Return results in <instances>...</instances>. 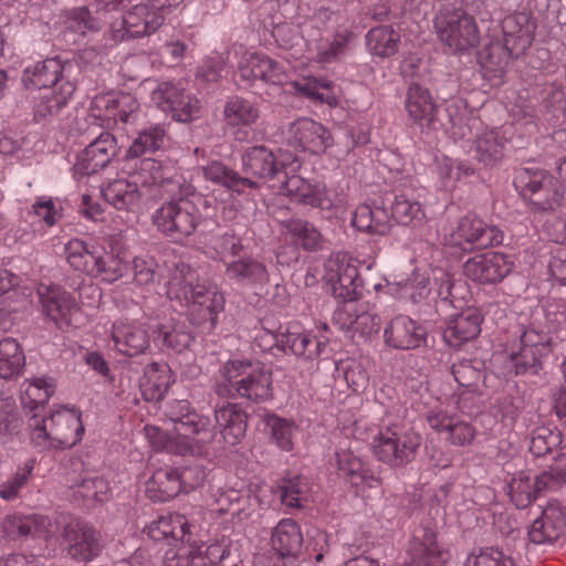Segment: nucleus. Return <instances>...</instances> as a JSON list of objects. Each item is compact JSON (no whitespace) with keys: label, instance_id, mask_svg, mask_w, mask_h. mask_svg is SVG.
I'll list each match as a JSON object with an SVG mask.
<instances>
[{"label":"nucleus","instance_id":"obj_8","mask_svg":"<svg viewBox=\"0 0 566 566\" xmlns=\"http://www.w3.org/2000/svg\"><path fill=\"white\" fill-rule=\"evenodd\" d=\"M103 534L90 522L80 517L70 518L60 528V546L71 559L90 563L105 548Z\"/></svg>","mask_w":566,"mask_h":566},{"label":"nucleus","instance_id":"obj_18","mask_svg":"<svg viewBox=\"0 0 566 566\" xmlns=\"http://www.w3.org/2000/svg\"><path fill=\"white\" fill-rule=\"evenodd\" d=\"M104 200L117 210L135 211L142 200L149 195V180L143 172L132 176V180L117 179L102 188Z\"/></svg>","mask_w":566,"mask_h":566},{"label":"nucleus","instance_id":"obj_7","mask_svg":"<svg viewBox=\"0 0 566 566\" xmlns=\"http://www.w3.org/2000/svg\"><path fill=\"white\" fill-rule=\"evenodd\" d=\"M421 444L422 437L413 428L394 424L375 437L373 450L381 462L401 468L416 460Z\"/></svg>","mask_w":566,"mask_h":566},{"label":"nucleus","instance_id":"obj_42","mask_svg":"<svg viewBox=\"0 0 566 566\" xmlns=\"http://www.w3.org/2000/svg\"><path fill=\"white\" fill-rule=\"evenodd\" d=\"M406 108L415 120L432 122L437 104L427 88L418 83H412L407 93Z\"/></svg>","mask_w":566,"mask_h":566},{"label":"nucleus","instance_id":"obj_9","mask_svg":"<svg viewBox=\"0 0 566 566\" xmlns=\"http://www.w3.org/2000/svg\"><path fill=\"white\" fill-rule=\"evenodd\" d=\"M553 352V338L534 326H522L518 348L510 355L515 376H538L544 369V358Z\"/></svg>","mask_w":566,"mask_h":566},{"label":"nucleus","instance_id":"obj_22","mask_svg":"<svg viewBox=\"0 0 566 566\" xmlns=\"http://www.w3.org/2000/svg\"><path fill=\"white\" fill-rule=\"evenodd\" d=\"M224 120L228 128L224 132L227 138L234 142H251L255 139L250 124L258 117V111L243 98L233 97L224 106Z\"/></svg>","mask_w":566,"mask_h":566},{"label":"nucleus","instance_id":"obj_34","mask_svg":"<svg viewBox=\"0 0 566 566\" xmlns=\"http://www.w3.org/2000/svg\"><path fill=\"white\" fill-rule=\"evenodd\" d=\"M285 233L291 237L292 243L306 252H317L325 245V239L321 231L310 221L291 217L280 220Z\"/></svg>","mask_w":566,"mask_h":566},{"label":"nucleus","instance_id":"obj_50","mask_svg":"<svg viewBox=\"0 0 566 566\" xmlns=\"http://www.w3.org/2000/svg\"><path fill=\"white\" fill-rule=\"evenodd\" d=\"M264 430L271 439L284 451L293 449L292 436L295 430L293 421L281 418L275 413H265L263 416Z\"/></svg>","mask_w":566,"mask_h":566},{"label":"nucleus","instance_id":"obj_15","mask_svg":"<svg viewBox=\"0 0 566 566\" xmlns=\"http://www.w3.org/2000/svg\"><path fill=\"white\" fill-rule=\"evenodd\" d=\"M142 171L149 172V195L155 187L164 202H180L190 200L195 195L196 188L181 174L166 176L159 161L150 158L142 160Z\"/></svg>","mask_w":566,"mask_h":566},{"label":"nucleus","instance_id":"obj_10","mask_svg":"<svg viewBox=\"0 0 566 566\" xmlns=\"http://www.w3.org/2000/svg\"><path fill=\"white\" fill-rule=\"evenodd\" d=\"M439 40L454 52L475 48L480 32L475 19L463 9H441L433 21Z\"/></svg>","mask_w":566,"mask_h":566},{"label":"nucleus","instance_id":"obj_44","mask_svg":"<svg viewBox=\"0 0 566 566\" xmlns=\"http://www.w3.org/2000/svg\"><path fill=\"white\" fill-rule=\"evenodd\" d=\"M106 21L87 7L70 10L65 15V31L84 38L90 32H98Z\"/></svg>","mask_w":566,"mask_h":566},{"label":"nucleus","instance_id":"obj_19","mask_svg":"<svg viewBox=\"0 0 566 566\" xmlns=\"http://www.w3.org/2000/svg\"><path fill=\"white\" fill-rule=\"evenodd\" d=\"M294 161L291 154L279 150L275 154L264 145H254L242 156L243 169L259 178H275L285 174V168Z\"/></svg>","mask_w":566,"mask_h":566},{"label":"nucleus","instance_id":"obj_24","mask_svg":"<svg viewBox=\"0 0 566 566\" xmlns=\"http://www.w3.org/2000/svg\"><path fill=\"white\" fill-rule=\"evenodd\" d=\"M238 76L248 84L261 80L264 83L280 85L287 78L282 65L261 53L244 55L239 64Z\"/></svg>","mask_w":566,"mask_h":566},{"label":"nucleus","instance_id":"obj_30","mask_svg":"<svg viewBox=\"0 0 566 566\" xmlns=\"http://www.w3.org/2000/svg\"><path fill=\"white\" fill-rule=\"evenodd\" d=\"M482 315L475 308L455 315L443 331V339L452 348H461L481 333Z\"/></svg>","mask_w":566,"mask_h":566},{"label":"nucleus","instance_id":"obj_14","mask_svg":"<svg viewBox=\"0 0 566 566\" xmlns=\"http://www.w3.org/2000/svg\"><path fill=\"white\" fill-rule=\"evenodd\" d=\"M451 239L453 244L463 251H473L502 243L503 234L496 227L486 224L475 216L468 214L460 219Z\"/></svg>","mask_w":566,"mask_h":566},{"label":"nucleus","instance_id":"obj_61","mask_svg":"<svg viewBox=\"0 0 566 566\" xmlns=\"http://www.w3.org/2000/svg\"><path fill=\"white\" fill-rule=\"evenodd\" d=\"M165 552L163 564L165 566H190L191 554L196 552L195 544H186L182 541L172 543Z\"/></svg>","mask_w":566,"mask_h":566},{"label":"nucleus","instance_id":"obj_28","mask_svg":"<svg viewBox=\"0 0 566 566\" xmlns=\"http://www.w3.org/2000/svg\"><path fill=\"white\" fill-rule=\"evenodd\" d=\"M224 265L226 276L240 285L256 287L266 285L270 282V273L266 265L251 255L224 262Z\"/></svg>","mask_w":566,"mask_h":566},{"label":"nucleus","instance_id":"obj_4","mask_svg":"<svg viewBox=\"0 0 566 566\" xmlns=\"http://www.w3.org/2000/svg\"><path fill=\"white\" fill-rule=\"evenodd\" d=\"M514 185L534 212H556L566 205V186L545 169H523Z\"/></svg>","mask_w":566,"mask_h":566},{"label":"nucleus","instance_id":"obj_48","mask_svg":"<svg viewBox=\"0 0 566 566\" xmlns=\"http://www.w3.org/2000/svg\"><path fill=\"white\" fill-rule=\"evenodd\" d=\"M116 145H111V148L102 147V144H88L83 150L80 161L76 164L80 171L84 175H93L103 169L111 161L115 155Z\"/></svg>","mask_w":566,"mask_h":566},{"label":"nucleus","instance_id":"obj_29","mask_svg":"<svg viewBox=\"0 0 566 566\" xmlns=\"http://www.w3.org/2000/svg\"><path fill=\"white\" fill-rule=\"evenodd\" d=\"M214 419L226 443L235 446L245 437L248 415L239 403L217 406Z\"/></svg>","mask_w":566,"mask_h":566},{"label":"nucleus","instance_id":"obj_46","mask_svg":"<svg viewBox=\"0 0 566 566\" xmlns=\"http://www.w3.org/2000/svg\"><path fill=\"white\" fill-rule=\"evenodd\" d=\"M126 272L127 264L118 254L96 247L93 276L99 275L104 281L112 283L123 277Z\"/></svg>","mask_w":566,"mask_h":566},{"label":"nucleus","instance_id":"obj_52","mask_svg":"<svg viewBox=\"0 0 566 566\" xmlns=\"http://www.w3.org/2000/svg\"><path fill=\"white\" fill-rule=\"evenodd\" d=\"M72 495L75 500H81L83 504L87 502H103V496L109 490L105 479L98 475L84 476L71 485Z\"/></svg>","mask_w":566,"mask_h":566},{"label":"nucleus","instance_id":"obj_56","mask_svg":"<svg viewBox=\"0 0 566 566\" xmlns=\"http://www.w3.org/2000/svg\"><path fill=\"white\" fill-rule=\"evenodd\" d=\"M391 217L398 224L409 226L413 221H421L424 213L417 201H410L405 196H396L391 203Z\"/></svg>","mask_w":566,"mask_h":566},{"label":"nucleus","instance_id":"obj_40","mask_svg":"<svg viewBox=\"0 0 566 566\" xmlns=\"http://www.w3.org/2000/svg\"><path fill=\"white\" fill-rule=\"evenodd\" d=\"M144 533L154 542H166L167 545L182 541L187 533V522L182 516H160L144 528Z\"/></svg>","mask_w":566,"mask_h":566},{"label":"nucleus","instance_id":"obj_62","mask_svg":"<svg viewBox=\"0 0 566 566\" xmlns=\"http://www.w3.org/2000/svg\"><path fill=\"white\" fill-rule=\"evenodd\" d=\"M465 566H515V564L510 556H505L503 551L490 547L478 556L469 557Z\"/></svg>","mask_w":566,"mask_h":566},{"label":"nucleus","instance_id":"obj_64","mask_svg":"<svg viewBox=\"0 0 566 566\" xmlns=\"http://www.w3.org/2000/svg\"><path fill=\"white\" fill-rule=\"evenodd\" d=\"M181 492L189 493L200 486L206 479V471L202 465L192 464L184 468H176Z\"/></svg>","mask_w":566,"mask_h":566},{"label":"nucleus","instance_id":"obj_21","mask_svg":"<svg viewBox=\"0 0 566 566\" xmlns=\"http://www.w3.org/2000/svg\"><path fill=\"white\" fill-rule=\"evenodd\" d=\"M406 566H442L444 552L437 541V531L429 524L420 525L413 534Z\"/></svg>","mask_w":566,"mask_h":566},{"label":"nucleus","instance_id":"obj_38","mask_svg":"<svg viewBox=\"0 0 566 566\" xmlns=\"http://www.w3.org/2000/svg\"><path fill=\"white\" fill-rule=\"evenodd\" d=\"M334 319L340 324L342 329L353 332V336L358 335L365 340L377 335L381 327L380 317L368 312L353 314L348 310H343L335 313Z\"/></svg>","mask_w":566,"mask_h":566},{"label":"nucleus","instance_id":"obj_11","mask_svg":"<svg viewBox=\"0 0 566 566\" xmlns=\"http://www.w3.org/2000/svg\"><path fill=\"white\" fill-rule=\"evenodd\" d=\"M201 220L200 210L191 200L164 202L153 216L157 229L174 241H182L193 234Z\"/></svg>","mask_w":566,"mask_h":566},{"label":"nucleus","instance_id":"obj_55","mask_svg":"<svg viewBox=\"0 0 566 566\" xmlns=\"http://www.w3.org/2000/svg\"><path fill=\"white\" fill-rule=\"evenodd\" d=\"M480 365L478 360L463 359L452 364L450 371L459 386L473 391L483 377Z\"/></svg>","mask_w":566,"mask_h":566},{"label":"nucleus","instance_id":"obj_2","mask_svg":"<svg viewBox=\"0 0 566 566\" xmlns=\"http://www.w3.org/2000/svg\"><path fill=\"white\" fill-rule=\"evenodd\" d=\"M213 390L220 398L264 402L273 398V374L261 361L230 359L219 369Z\"/></svg>","mask_w":566,"mask_h":566},{"label":"nucleus","instance_id":"obj_36","mask_svg":"<svg viewBox=\"0 0 566 566\" xmlns=\"http://www.w3.org/2000/svg\"><path fill=\"white\" fill-rule=\"evenodd\" d=\"M154 343L161 349L180 354L190 349L195 336L182 325L158 324L151 328Z\"/></svg>","mask_w":566,"mask_h":566},{"label":"nucleus","instance_id":"obj_39","mask_svg":"<svg viewBox=\"0 0 566 566\" xmlns=\"http://www.w3.org/2000/svg\"><path fill=\"white\" fill-rule=\"evenodd\" d=\"M25 367V355L17 339L6 337L0 340V378L13 380L20 377Z\"/></svg>","mask_w":566,"mask_h":566},{"label":"nucleus","instance_id":"obj_32","mask_svg":"<svg viewBox=\"0 0 566 566\" xmlns=\"http://www.w3.org/2000/svg\"><path fill=\"white\" fill-rule=\"evenodd\" d=\"M271 544L281 559L295 562L303 547L300 525L292 518H283L272 531Z\"/></svg>","mask_w":566,"mask_h":566},{"label":"nucleus","instance_id":"obj_60","mask_svg":"<svg viewBox=\"0 0 566 566\" xmlns=\"http://www.w3.org/2000/svg\"><path fill=\"white\" fill-rule=\"evenodd\" d=\"M291 133L294 135V142H315L321 138L325 142L327 137H324V127L308 118H301L292 124Z\"/></svg>","mask_w":566,"mask_h":566},{"label":"nucleus","instance_id":"obj_59","mask_svg":"<svg viewBox=\"0 0 566 566\" xmlns=\"http://www.w3.org/2000/svg\"><path fill=\"white\" fill-rule=\"evenodd\" d=\"M468 154L476 163L488 167L502 160L504 147L503 144H471Z\"/></svg>","mask_w":566,"mask_h":566},{"label":"nucleus","instance_id":"obj_23","mask_svg":"<svg viewBox=\"0 0 566 566\" xmlns=\"http://www.w3.org/2000/svg\"><path fill=\"white\" fill-rule=\"evenodd\" d=\"M566 531V509L548 503L528 530L530 541L537 545L556 543Z\"/></svg>","mask_w":566,"mask_h":566},{"label":"nucleus","instance_id":"obj_13","mask_svg":"<svg viewBox=\"0 0 566 566\" xmlns=\"http://www.w3.org/2000/svg\"><path fill=\"white\" fill-rule=\"evenodd\" d=\"M326 281L332 295L343 302H353L363 296V280L357 266L346 253H337L325 263Z\"/></svg>","mask_w":566,"mask_h":566},{"label":"nucleus","instance_id":"obj_1","mask_svg":"<svg viewBox=\"0 0 566 566\" xmlns=\"http://www.w3.org/2000/svg\"><path fill=\"white\" fill-rule=\"evenodd\" d=\"M167 296L190 308L192 323L217 326L219 314L224 311V297L201 282L197 270L186 262H178L168 281Z\"/></svg>","mask_w":566,"mask_h":566},{"label":"nucleus","instance_id":"obj_5","mask_svg":"<svg viewBox=\"0 0 566 566\" xmlns=\"http://www.w3.org/2000/svg\"><path fill=\"white\" fill-rule=\"evenodd\" d=\"M164 416L172 423V431L186 439L180 447V453L202 450L216 438L209 418L199 415L188 400L168 401L164 407Z\"/></svg>","mask_w":566,"mask_h":566},{"label":"nucleus","instance_id":"obj_6","mask_svg":"<svg viewBox=\"0 0 566 566\" xmlns=\"http://www.w3.org/2000/svg\"><path fill=\"white\" fill-rule=\"evenodd\" d=\"M75 65L70 61H62L60 57L45 59L24 70L22 82L25 87L46 88L60 85V93L53 101L49 102L48 111L53 113L65 105L66 101L75 91L74 84L70 81Z\"/></svg>","mask_w":566,"mask_h":566},{"label":"nucleus","instance_id":"obj_49","mask_svg":"<svg viewBox=\"0 0 566 566\" xmlns=\"http://www.w3.org/2000/svg\"><path fill=\"white\" fill-rule=\"evenodd\" d=\"M563 441V434L557 429L546 426H539L532 430L528 451L535 457L541 458L559 449Z\"/></svg>","mask_w":566,"mask_h":566},{"label":"nucleus","instance_id":"obj_25","mask_svg":"<svg viewBox=\"0 0 566 566\" xmlns=\"http://www.w3.org/2000/svg\"><path fill=\"white\" fill-rule=\"evenodd\" d=\"M153 326L146 324L116 322L113 325L112 338L119 353L128 357L145 354L150 348Z\"/></svg>","mask_w":566,"mask_h":566},{"label":"nucleus","instance_id":"obj_43","mask_svg":"<svg viewBox=\"0 0 566 566\" xmlns=\"http://www.w3.org/2000/svg\"><path fill=\"white\" fill-rule=\"evenodd\" d=\"M49 526L50 520L43 515L8 516L3 522V532L9 536L17 533L20 536L45 537L49 533Z\"/></svg>","mask_w":566,"mask_h":566},{"label":"nucleus","instance_id":"obj_57","mask_svg":"<svg viewBox=\"0 0 566 566\" xmlns=\"http://www.w3.org/2000/svg\"><path fill=\"white\" fill-rule=\"evenodd\" d=\"M295 90L314 101L326 102L331 104V97L325 95L322 91H329L333 86V82L326 78L317 77H305L301 81L293 83Z\"/></svg>","mask_w":566,"mask_h":566},{"label":"nucleus","instance_id":"obj_47","mask_svg":"<svg viewBox=\"0 0 566 566\" xmlns=\"http://www.w3.org/2000/svg\"><path fill=\"white\" fill-rule=\"evenodd\" d=\"M96 245H88L80 239H73L65 245L69 264L76 271L94 275Z\"/></svg>","mask_w":566,"mask_h":566},{"label":"nucleus","instance_id":"obj_53","mask_svg":"<svg viewBox=\"0 0 566 566\" xmlns=\"http://www.w3.org/2000/svg\"><path fill=\"white\" fill-rule=\"evenodd\" d=\"M308 42L315 43L316 60L321 64H331L338 61L346 52L348 44V35L336 34L331 41H322L316 39L313 34L307 35Z\"/></svg>","mask_w":566,"mask_h":566},{"label":"nucleus","instance_id":"obj_63","mask_svg":"<svg viewBox=\"0 0 566 566\" xmlns=\"http://www.w3.org/2000/svg\"><path fill=\"white\" fill-rule=\"evenodd\" d=\"M134 280L138 285L154 284L158 275L159 265L153 258L137 256L133 261Z\"/></svg>","mask_w":566,"mask_h":566},{"label":"nucleus","instance_id":"obj_35","mask_svg":"<svg viewBox=\"0 0 566 566\" xmlns=\"http://www.w3.org/2000/svg\"><path fill=\"white\" fill-rule=\"evenodd\" d=\"M327 344L318 340L315 336L306 333H294L286 329L276 338V348L286 352L287 349L295 356L306 360H313L319 357Z\"/></svg>","mask_w":566,"mask_h":566},{"label":"nucleus","instance_id":"obj_3","mask_svg":"<svg viewBox=\"0 0 566 566\" xmlns=\"http://www.w3.org/2000/svg\"><path fill=\"white\" fill-rule=\"evenodd\" d=\"M81 417L78 409L55 411L49 417L34 413L29 422L32 444L40 450L73 448L85 431Z\"/></svg>","mask_w":566,"mask_h":566},{"label":"nucleus","instance_id":"obj_37","mask_svg":"<svg viewBox=\"0 0 566 566\" xmlns=\"http://www.w3.org/2000/svg\"><path fill=\"white\" fill-rule=\"evenodd\" d=\"M181 492L176 468H160L146 482V493L150 500L167 502Z\"/></svg>","mask_w":566,"mask_h":566},{"label":"nucleus","instance_id":"obj_51","mask_svg":"<svg viewBox=\"0 0 566 566\" xmlns=\"http://www.w3.org/2000/svg\"><path fill=\"white\" fill-rule=\"evenodd\" d=\"M23 427L15 401L12 397L0 395V439L12 440Z\"/></svg>","mask_w":566,"mask_h":566},{"label":"nucleus","instance_id":"obj_54","mask_svg":"<svg viewBox=\"0 0 566 566\" xmlns=\"http://www.w3.org/2000/svg\"><path fill=\"white\" fill-rule=\"evenodd\" d=\"M507 494L517 509L528 507L535 501L530 471H520L507 483Z\"/></svg>","mask_w":566,"mask_h":566},{"label":"nucleus","instance_id":"obj_16","mask_svg":"<svg viewBox=\"0 0 566 566\" xmlns=\"http://www.w3.org/2000/svg\"><path fill=\"white\" fill-rule=\"evenodd\" d=\"M512 268L513 262L509 255L490 251L468 259L463 264V273L479 284L494 285L502 282Z\"/></svg>","mask_w":566,"mask_h":566},{"label":"nucleus","instance_id":"obj_33","mask_svg":"<svg viewBox=\"0 0 566 566\" xmlns=\"http://www.w3.org/2000/svg\"><path fill=\"white\" fill-rule=\"evenodd\" d=\"M174 381L171 369L166 363L153 361L146 365L139 380L142 396L146 401H159Z\"/></svg>","mask_w":566,"mask_h":566},{"label":"nucleus","instance_id":"obj_17","mask_svg":"<svg viewBox=\"0 0 566 566\" xmlns=\"http://www.w3.org/2000/svg\"><path fill=\"white\" fill-rule=\"evenodd\" d=\"M335 458L338 474L350 483L356 493L366 495L368 490H381L382 479L379 473L354 452L349 450L337 451Z\"/></svg>","mask_w":566,"mask_h":566},{"label":"nucleus","instance_id":"obj_26","mask_svg":"<svg viewBox=\"0 0 566 566\" xmlns=\"http://www.w3.org/2000/svg\"><path fill=\"white\" fill-rule=\"evenodd\" d=\"M120 14L123 38H140L155 32L163 23V13L154 11L149 4H130Z\"/></svg>","mask_w":566,"mask_h":566},{"label":"nucleus","instance_id":"obj_20","mask_svg":"<svg viewBox=\"0 0 566 566\" xmlns=\"http://www.w3.org/2000/svg\"><path fill=\"white\" fill-rule=\"evenodd\" d=\"M427 329L417 321L405 315L394 317L384 331V342L388 347L410 350L426 345Z\"/></svg>","mask_w":566,"mask_h":566},{"label":"nucleus","instance_id":"obj_41","mask_svg":"<svg viewBox=\"0 0 566 566\" xmlns=\"http://www.w3.org/2000/svg\"><path fill=\"white\" fill-rule=\"evenodd\" d=\"M401 36L399 31L390 25H379L370 29L366 34L368 51L381 59L390 57L399 51Z\"/></svg>","mask_w":566,"mask_h":566},{"label":"nucleus","instance_id":"obj_27","mask_svg":"<svg viewBox=\"0 0 566 566\" xmlns=\"http://www.w3.org/2000/svg\"><path fill=\"white\" fill-rule=\"evenodd\" d=\"M44 315L59 328L72 324V315L78 311L75 298L60 286H50L39 292Z\"/></svg>","mask_w":566,"mask_h":566},{"label":"nucleus","instance_id":"obj_31","mask_svg":"<svg viewBox=\"0 0 566 566\" xmlns=\"http://www.w3.org/2000/svg\"><path fill=\"white\" fill-rule=\"evenodd\" d=\"M284 180L280 189L291 199L300 205L311 206L312 208H323L327 200V190L324 184L311 182L298 175H283Z\"/></svg>","mask_w":566,"mask_h":566},{"label":"nucleus","instance_id":"obj_12","mask_svg":"<svg viewBox=\"0 0 566 566\" xmlns=\"http://www.w3.org/2000/svg\"><path fill=\"white\" fill-rule=\"evenodd\" d=\"M153 103L165 113H170L172 119L188 123L199 117V99L186 92L180 82H160L151 92Z\"/></svg>","mask_w":566,"mask_h":566},{"label":"nucleus","instance_id":"obj_45","mask_svg":"<svg viewBox=\"0 0 566 566\" xmlns=\"http://www.w3.org/2000/svg\"><path fill=\"white\" fill-rule=\"evenodd\" d=\"M53 394V384H49L43 378H34L30 380L21 396L23 410L28 415L32 413V416L34 413H39V410L43 411L45 409V403Z\"/></svg>","mask_w":566,"mask_h":566},{"label":"nucleus","instance_id":"obj_58","mask_svg":"<svg viewBox=\"0 0 566 566\" xmlns=\"http://www.w3.org/2000/svg\"><path fill=\"white\" fill-rule=\"evenodd\" d=\"M232 192L243 195L247 190H256L260 188V184L252 180L251 178L241 176L238 171L228 167L223 170L219 179L216 181Z\"/></svg>","mask_w":566,"mask_h":566}]
</instances>
